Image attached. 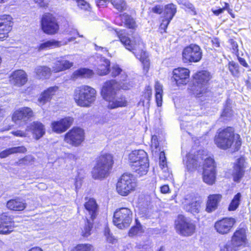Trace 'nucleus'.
I'll list each match as a JSON object with an SVG mask.
<instances>
[{"mask_svg":"<svg viewBox=\"0 0 251 251\" xmlns=\"http://www.w3.org/2000/svg\"><path fill=\"white\" fill-rule=\"evenodd\" d=\"M118 83L119 89L121 88L124 90H128L132 87V84L129 82H119Z\"/></svg>","mask_w":251,"mask_h":251,"instance_id":"55","label":"nucleus"},{"mask_svg":"<svg viewBox=\"0 0 251 251\" xmlns=\"http://www.w3.org/2000/svg\"><path fill=\"white\" fill-rule=\"evenodd\" d=\"M116 32L120 41L126 48L132 51L136 57L143 63L144 69L148 70L150 65L149 59L147 52L144 50L145 47L143 42L138 39L133 44L128 37L123 34L122 31Z\"/></svg>","mask_w":251,"mask_h":251,"instance_id":"1","label":"nucleus"},{"mask_svg":"<svg viewBox=\"0 0 251 251\" xmlns=\"http://www.w3.org/2000/svg\"><path fill=\"white\" fill-rule=\"evenodd\" d=\"M93 75L94 73L92 70L87 68H80L73 73L72 78L73 79L78 78H90Z\"/></svg>","mask_w":251,"mask_h":251,"instance_id":"33","label":"nucleus"},{"mask_svg":"<svg viewBox=\"0 0 251 251\" xmlns=\"http://www.w3.org/2000/svg\"><path fill=\"white\" fill-rule=\"evenodd\" d=\"M160 191L162 193L166 194L169 192L170 189L168 185H164L161 187Z\"/></svg>","mask_w":251,"mask_h":251,"instance_id":"62","label":"nucleus"},{"mask_svg":"<svg viewBox=\"0 0 251 251\" xmlns=\"http://www.w3.org/2000/svg\"><path fill=\"white\" fill-rule=\"evenodd\" d=\"M241 194L240 193H237L234 196L230 203L229 205L228 209L229 211L235 210L239 205Z\"/></svg>","mask_w":251,"mask_h":251,"instance_id":"41","label":"nucleus"},{"mask_svg":"<svg viewBox=\"0 0 251 251\" xmlns=\"http://www.w3.org/2000/svg\"><path fill=\"white\" fill-rule=\"evenodd\" d=\"M225 10H226L225 6L222 8H219L217 10L212 9V10L213 13L217 16L219 15L220 14L222 13Z\"/></svg>","mask_w":251,"mask_h":251,"instance_id":"63","label":"nucleus"},{"mask_svg":"<svg viewBox=\"0 0 251 251\" xmlns=\"http://www.w3.org/2000/svg\"><path fill=\"white\" fill-rule=\"evenodd\" d=\"M12 18L8 15L0 16V26L2 25H12Z\"/></svg>","mask_w":251,"mask_h":251,"instance_id":"48","label":"nucleus"},{"mask_svg":"<svg viewBox=\"0 0 251 251\" xmlns=\"http://www.w3.org/2000/svg\"><path fill=\"white\" fill-rule=\"evenodd\" d=\"M89 217H86V222L84 226L81 229V234L84 237H88L91 234V231L93 227V221L92 219H89Z\"/></svg>","mask_w":251,"mask_h":251,"instance_id":"40","label":"nucleus"},{"mask_svg":"<svg viewBox=\"0 0 251 251\" xmlns=\"http://www.w3.org/2000/svg\"><path fill=\"white\" fill-rule=\"evenodd\" d=\"M70 55H68L57 58L52 66V71L54 73H58L71 68L74 63L66 59Z\"/></svg>","mask_w":251,"mask_h":251,"instance_id":"20","label":"nucleus"},{"mask_svg":"<svg viewBox=\"0 0 251 251\" xmlns=\"http://www.w3.org/2000/svg\"><path fill=\"white\" fill-rule=\"evenodd\" d=\"M231 241L238 248L244 246L247 242L245 229L240 228L236 230L233 235Z\"/></svg>","mask_w":251,"mask_h":251,"instance_id":"25","label":"nucleus"},{"mask_svg":"<svg viewBox=\"0 0 251 251\" xmlns=\"http://www.w3.org/2000/svg\"><path fill=\"white\" fill-rule=\"evenodd\" d=\"M93 247L90 244H79L73 251H93Z\"/></svg>","mask_w":251,"mask_h":251,"instance_id":"51","label":"nucleus"},{"mask_svg":"<svg viewBox=\"0 0 251 251\" xmlns=\"http://www.w3.org/2000/svg\"><path fill=\"white\" fill-rule=\"evenodd\" d=\"M12 134L17 137H24L26 136V133L25 132H24L21 130H17L15 131H13Z\"/></svg>","mask_w":251,"mask_h":251,"instance_id":"60","label":"nucleus"},{"mask_svg":"<svg viewBox=\"0 0 251 251\" xmlns=\"http://www.w3.org/2000/svg\"><path fill=\"white\" fill-rule=\"evenodd\" d=\"M235 223L236 220L234 218H225L217 221L215 223L214 227L219 234H226L231 231Z\"/></svg>","mask_w":251,"mask_h":251,"instance_id":"12","label":"nucleus"},{"mask_svg":"<svg viewBox=\"0 0 251 251\" xmlns=\"http://www.w3.org/2000/svg\"><path fill=\"white\" fill-rule=\"evenodd\" d=\"M155 93H163L162 85L160 83H159L158 81H156L155 83Z\"/></svg>","mask_w":251,"mask_h":251,"instance_id":"59","label":"nucleus"},{"mask_svg":"<svg viewBox=\"0 0 251 251\" xmlns=\"http://www.w3.org/2000/svg\"><path fill=\"white\" fill-rule=\"evenodd\" d=\"M132 212L126 207L117 209L114 213L113 223L120 229L128 227L132 221Z\"/></svg>","mask_w":251,"mask_h":251,"instance_id":"5","label":"nucleus"},{"mask_svg":"<svg viewBox=\"0 0 251 251\" xmlns=\"http://www.w3.org/2000/svg\"><path fill=\"white\" fill-rule=\"evenodd\" d=\"M78 6L83 9H87L89 7V3L85 0H76Z\"/></svg>","mask_w":251,"mask_h":251,"instance_id":"57","label":"nucleus"},{"mask_svg":"<svg viewBox=\"0 0 251 251\" xmlns=\"http://www.w3.org/2000/svg\"><path fill=\"white\" fill-rule=\"evenodd\" d=\"M112 4L114 7L119 11L126 10L127 8V5L124 0H110Z\"/></svg>","mask_w":251,"mask_h":251,"instance_id":"42","label":"nucleus"},{"mask_svg":"<svg viewBox=\"0 0 251 251\" xmlns=\"http://www.w3.org/2000/svg\"><path fill=\"white\" fill-rule=\"evenodd\" d=\"M245 160L241 158L238 159L234 165L231 173L233 180L236 182H239L245 174Z\"/></svg>","mask_w":251,"mask_h":251,"instance_id":"21","label":"nucleus"},{"mask_svg":"<svg viewBox=\"0 0 251 251\" xmlns=\"http://www.w3.org/2000/svg\"><path fill=\"white\" fill-rule=\"evenodd\" d=\"M127 77V75L126 74V73L124 71H123V73H122L120 74V82H125V81H126Z\"/></svg>","mask_w":251,"mask_h":251,"instance_id":"64","label":"nucleus"},{"mask_svg":"<svg viewBox=\"0 0 251 251\" xmlns=\"http://www.w3.org/2000/svg\"><path fill=\"white\" fill-rule=\"evenodd\" d=\"M136 186L135 179L130 174L123 175L117 183V192L122 196H127Z\"/></svg>","mask_w":251,"mask_h":251,"instance_id":"7","label":"nucleus"},{"mask_svg":"<svg viewBox=\"0 0 251 251\" xmlns=\"http://www.w3.org/2000/svg\"><path fill=\"white\" fill-rule=\"evenodd\" d=\"M202 179L203 181L208 185L213 184L216 180L215 171H208L206 169L203 171Z\"/></svg>","mask_w":251,"mask_h":251,"instance_id":"36","label":"nucleus"},{"mask_svg":"<svg viewBox=\"0 0 251 251\" xmlns=\"http://www.w3.org/2000/svg\"><path fill=\"white\" fill-rule=\"evenodd\" d=\"M10 83L16 86L20 87L24 85L27 81V75L22 70H16L12 72L9 77Z\"/></svg>","mask_w":251,"mask_h":251,"instance_id":"19","label":"nucleus"},{"mask_svg":"<svg viewBox=\"0 0 251 251\" xmlns=\"http://www.w3.org/2000/svg\"><path fill=\"white\" fill-rule=\"evenodd\" d=\"M33 116L32 109L27 107H24L16 110L12 115V121L17 124L25 123Z\"/></svg>","mask_w":251,"mask_h":251,"instance_id":"13","label":"nucleus"},{"mask_svg":"<svg viewBox=\"0 0 251 251\" xmlns=\"http://www.w3.org/2000/svg\"><path fill=\"white\" fill-rule=\"evenodd\" d=\"M142 228L141 226L137 225L136 226H133L130 229L128 232V235L130 237H133L142 233Z\"/></svg>","mask_w":251,"mask_h":251,"instance_id":"52","label":"nucleus"},{"mask_svg":"<svg viewBox=\"0 0 251 251\" xmlns=\"http://www.w3.org/2000/svg\"><path fill=\"white\" fill-rule=\"evenodd\" d=\"M84 140V130L79 127H74L67 132L64 141L67 144L74 147L79 146Z\"/></svg>","mask_w":251,"mask_h":251,"instance_id":"10","label":"nucleus"},{"mask_svg":"<svg viewBox=\"0 0 251 251\" xmlns=\"http://www.w3.org/2000/svg\"><path fill=\"white\" fill-rule=\"evenodd\" d=\"M233 115V111L230 106V103L228 100L226 101V105L222 114V116L226 118H230Z\"/></svg>","mask_w":251,"mask_h":251,"instance_id":"45","label":"nucleus"},{"mask_svg":"<svg viewBox=\"0 0 251 251\" xmlns=\"http://www.w3.org/2000/svg\"><path fill=\"white\" fill-rule=\"evenodd\" d=\"M34 158L31 156H26L24 158L19 160L17 162L19 165H26L33 161Z\"/></svg>","mask_w":251,"mask_h":251,"instance_id":"54","label":"nucleus"},{"mask_svg":"<svg viewBox=\"0 0 251 251\" xmlns=\"http://www.w3.org/2000/svg\"><path fill=\"white\" fill-rule=\"evenodd\" d=\"M189 70L179 68L176 69L173 71V79L177 86L186 84L189 80Z\"/></svg>","mask_w":251,"mask_h":251,"instance_id":"17","label":"nucleus"},{"mask_svg":"<svg viewBox=\"0 0 251 251\" xmlns=\"http://www.w3.org/2000/svg\"><path fill=\"white\" fill-rule=\"evenodd\" d=\"M74 119L67 117L58 121H52L50 127L52 131L60 134L66 131L73 124Z\"/></svg>","mask_w":251,"mask_h":251,"instance_id":"14","label":"nucleus"},{"mask_svg":"<svg viewBox=\"0 0 251 251\" xmlns=\"http://www.w3.org/2000/svg\"><path fill=\"white\" fill-rule=\"evenodd\" d=\"M190 199V196H187L185 198L184 201L185 209L193 214L199 213L201 210V202L199 200H192L191 201H189Z\"/></svg>","mask_w":251,"mask_h":251,"instance_id":"22","label":"nucleus"},{"mask_svg":"<svg viewBox=\"0 0 251 251\" xmlns=\"http://www.w3.org/2000/svg\"><path fill=\"white\" fill-rule=\"evenodd\" d=\"M136 248L138 249L147 251L152 248L151 242L148 240L144 243H139L136 245Z\"/></svg>","mask_w":251,"mask_h":251,"instance_id":"53","label":"nucleus"},{"mask_svg":"<svg viewBox=\"0 0 251 251\" xmlns=\"http://www.w3.org/2000/svg\"><path fill=\"white\" fill-rule=\"evenodd\" d=\"M171 21L163 18V19L162 20V23L160 24V30L161 33L163 32H165V30L167 28L168 25L169 24Z\"/></svg>","mask_w":251,"mask_h":251,"instance_id":"56","label":"nucleus"},{"mask_svg":"<svg viewBox=\"0 0 251 251\" xmlns=\"http://www.w3.org/2000/svg\"><path fill=\"white\" fill-rule=\"evenodd\" d=\"M51 70L46 66H37L34 69L35 77L38 79L49 78L51 75Z\"/></svg>","mask_w":251,"mask_h":251,"instance_id":"27","label":"nucleus"},{"mask_svg":"<svg viewBox=\"0 0 251 251\" xmlns=\"http://www.w3.org/2000/svg\"><path fill=\"white\" fill-rule=\"evenodd\" d=\"M33 134L36 139L42 137L45 133V128L43 124L39 122H34L32 123Z\"/></svg>","mask_w":251,"mask_h":251,"instance_id":"34","label":"nucleus"},{"mask_svg":"<svg viewBox=\"0 0 251 251\" xmlns=\"http://www.w3.org/2000/svg\"><path fill=\"white\" fill-rule=\"evenodd\" d=\"M162 9L163 7L159 5L153 7L152 10L154 13L160 14L162 11Z\"/></svg>","mask_w":251,"mask_h":251,"instance_id":"61","label":"nucleus"},{"mask_svg":"<svg viewBox=\"0 0 251 251\" xmlns=\"http://www.w3.org/2000/svg\"><path fill=\"white\" fill-rule=\"evenodd\" d=\"M86 209V214H88L92 221L96 218L98 212V205L96 201L93 199H90L84 204Z\"/></svg>","mask_w":251,"mask_h":251,"instance_id":"26","label":"nucleus"},{"mask_svg":"<svg viewBox=\"0 0 251 251\" xmlns=\"http://www.w3.org/2000/svg\"><path fill=\"white\" fill-rule=\"evenodd\" d=\"M215 171L214 160L211 157H207L204 159L203 171Z\"/></svg>","mask_w":251,"mask_h":251,"instance_id":"43","label":"nucleus"},{"mask_svg":"<svg viewBox=\"0 0 251 251\" xmlns=\"http://www.w3.org/2000/svg\"><path fill=\"white\" fill-rule=\"evenodd\" d=\"M60 46L58 41L54 40L47 41L41 44L38 47V50L41 51L44 50H48L53 48L58 47Z\"/></svg>","mask_w":251,"mask_h":251,"instance_id":"39","label":"nucleus"},{"mask_svg":"<svg viewBox=\"0 0 251 251\" xmlns=\"http://www.w3.org/2000/svg\"><path fill=\"white\" fill-rule=\"evenodd\" d=\"M176 12V6L172 4L166 5L165 7L164 15V19L171 21Z\"/></svg>","mask_w":251,"mask_h":251,"instance_id":"37","label":"nucleus"},{"mask_svg":"<svg viewBox=\"0 0 251 251\" xmlns=\"http://www.w3.org/2000/svg\"><path fill=\"white\" fill-rule=\"evenodd\" d=\"M132 169L138 174L139 176L146 175L148 171L149 167V160L147 161H144L143 163H136V164H132Z\"/></svg>","mask_w":251,"mask_h":251,"instance_id":"32","label":"nucleus"},{"mask_svg":"<svg viewBox=\"0 0 251 251\" xmlns=\"http://www.w3.org/2000/svg\"><path fill=\"white\" fill-rule=\"evenodd\" d=\"M238 250V247L231 241L228 242L223 247L221 248V251H237Z\"/></svg>","mask_w":251,"mask_h":251,"instance_id":"49","label":"nucleus"},{"mask_svg":"<svg viewBox=\"0 0 251 251\" xmlns=\"http://www.w3.org/2000/svg\"><path fill=\"white\" fill-rule=\"evenodd\" d=\"M97 91L91 86L86 85L76 87L74 92V99L79 106L89 107L96 100Z\"/></svg>","mask_w":251,"mask_h":251,"instance_id":"3","label":"nucleus"},{"mask_svg":"<svg viewBox=\"0 0 251 251\" xmlns=\"http://www.w3.org/2000/svg\"><path fill=\"white\" fill-rule=\"evenodd\" d=\"M107 104V107L109 109H114L119 107H125L128 104L127 98L123 95L117 93L105 100Z\"/></svg>","mask_w":251,"mask_h":251,"instance_id":"15","label":"nucleus"},{"mask_svg":"<svg viewBox=\"0 0 251 251\" xmlns=\"http://www.w3.org/2000/svg\"><path fill=\"white\" fill-rule=\"evenodd\" d=\"M202 52L201 48L196 44H190L185 47L182 52V59L184 62H198L201 60Z\"/></svg>","mask_w":251,"mask_h":251,"instance_id":"8","label":"nucleus"},{"mask_svg":"<svg viewBox=\"0 0 251 251\" xmlns=\"http://www.w3.org/2000/svg\"><path fill=\"white\" fill-rule=\"evenodd\" d=\"M123 70L117 64L113 65L111 68L109 69V72L110 73L112 77H116L123 73Z\"/></svg>","mask_w":251,"mask_h":251,"instance_id":"50","label":"nucleus"},{"mask_svg":"<svg viewBox=\"0 0 251 251\" xmlns=\"http://www.w3.org/2000/svg\"><path fill=\"white\" fill-rule=\"evenodd\" d=\"M155 99L157 105L161 106L162 101V93H155Z\"/></svg>","mask_w":251,"mask_h":251,"instance_id":"58","label":"nucleus"},{"mask_svg":"<svg viewBox=\"0 0 251 251\" xmlns=\"http://www.w3.org/2000/svg\"><path fill=\"white\" fill-rule=\"evenodd\" d=\"M122 21L126 26L129 28L134 29L136 27V24L134 20L126 13L120 15Z\"/></svg>","mask_w":251,"mask_h":251,"instance_id":"38","label":"nucleus"},{"mask_svg":"<svg viewBox=\"0 0 251 251\" xmlns=\"http://www.w3.org/2000/svg\"><path fill=\"white\" fill-rule=\"evenodd\" d=\"M159 147V143L158 141L157 137L156 135L152 136L151 140V148L152 151L154 152L155 154H158L160 151V149H158Z\"/></svg>","mask_w":251,"mask_h":251,"instance_id":"46","label":"nucleus"},{"mask_svg":"<svg viewBox=\"0 0 251 251\" xmlns=\"http://www.w3.org/2000/svg\"><path fill=\"white\" fill-rule=\"evenodd\" d=\"M7 207L14 211H22L26 207V204L20 199L10 200L7 201Z\"/></svg>","mask_w":251,"mask_h":251,"instance_id":"29","label":"nucleus"},{"mask_svg":"<svg viewBox=\"0 0 251 251\" xmlns=\"http://www.w3.org/2000/svg\"><path fill=\"white\" fill-rule=\"evenodd\" d=\"M228 69L231 74L234 76H237L239 74V65L234 61L229 62Z\"/></svg>","mask_w":251,"mask_h":251,"instance_id":"47","label":"nucleus"},{"mask_svg":"<svg viewBox=\"0 0 251 251\" xmlns=\"http://www.w3.org/2000/svg\"><path fill=\"white\" fill-rule=\"evenodd\" d=\"M41 26L43 31L49 35L55 34L59 30V25L55 18L49 13H46L42 16Z\"/></svg>","mask_w":251,"mask_h":251,"instance_id":"9","label":"nucleus"},{"mask_svg":"<svg viewBox=\"0 0 251 251\" xmlns=\"http://www.w3.org/2000/svg\"><path fill=\"white\" fill-rule=\"evenodd\" d=\"M176 228L179 233L183 236L191 235L195 230V226L183 215L178 216L176 222Z\"/></svg>","mask_w":251,"mask_h":251,"instance_id":"11","label":"nucleus"},{"mask_svg":"<svg viewBox=\"0 0 251 251\" xmlns=\"http://www.w3.org/2000/svg\"><path fill=\"white\" fill-rule=\"evenodd\" d=\"M221 198V195L219 194L210 195L207 202L206 211L208 212H211L215 210L217 208Z\"/></svg>","mask_w":251,"mask_h":251,"instance_id":"28","label":"nucleus"},{"mask_svg":"<svg viewBox=\"0 0 251 251\" xmlns=\"http://www.w3.org/2000/svg\"><path fill=\"white\" fill-rule=\"evenodd\" d=\"M58 91V87L57 86H52L48 88L41 93L38 101L39 105H43L46 102L49 101L53 96L56 94Z\"/></svg>","mask_w":251,"mask_h":251,"instance_id":"23","label":"nucleus"},{"mask_svg":"<svg viewBox=\"0 0 251 251\" xmlns=\"http://www.w3.org/2000/svg\"><path fill=\"white\" fill-rule=\"evenodd\" d=\"M215 143L217 146L223 150H227L235 142L237 150L241 145V141L239 134H235L234 130L231 127L219 129L215 136Z\"/></svg>","mask_w":251,"mask_h":251,"instance_id":"2","label":"nucleus"},{"mask_svg":"<svg viewBox=\"0 0 251 251\" xmlns=\"http://www.w3.org/2000/svg\"><path fill=\"white\" fill-rule=\"evenodd\" d=\"M129 160L132 164L143 163L148 160L147 153L142 150H135L129 154Z\"/></svg>","mask_w":251,"mask_h":251,"instance_id":"24","label":"nucleus"},{"mask_svg":"<svg viewBox=\"0 0 251 251\" xmlns=\"http://www.w3.org/2000/svg\"><path fill=\"white\" fill-rule=\"evenodd\" d=\"M186 158L185 164L187 169L189 171H192L195 170L201 163L198 156H196L189 153L187 155Z\"/></svg>","mask_w":251,"mask_h":251,"instance_id":"30","label":"nucleus"},{"mask_svg":"<svg viewBox=\"0 0 251 251\" xmlns=\"http://www.w3.org/2000/svg\"><path fill=\"white\" fill-rule=\"evenodd\" d=\"M12 218L6 213H0V234H9L14 230Z\"/></svg>","mask_w":251,"mask_h":251,"instance_id":"18","label":"nucleus"},{"mask_svg":"<svg viewBox=\"0 0 251 251\" xmlns=\"http://www.w3.org/2000/svg\"><path fill=\"white\" fill-rule=\"evenodd\" d=\"M119 89L118 82L115 80H110L106 81L103 85L101 90V95L105 100L114 95L117 94Z\"/></svg>","mask_w":251,"mask_h":251,"instance_id":"16","label":"nucleus"},{"mask_svg":"<svg viewBox=\"0 0 251 251\" xmlns=\"http://www.w3.org/2000/svg\"><path fill=\"white\" fill-rule=\"evenodd\" d=\"M26 149L24 146L13 147L5 150L0 152V158H4L9 155L16 153H24L26 152Z\"/></svg>","mask_w":251,"mask_h":251,"instance_id":"35","label":"nucleus"},{"mask_svg":"<svg viewBox=\"0 0 251 251\" xmlns=\"http://www.w3.org/2000/svg\"><path fill=\"white\" fill-rule=\"evenodd\" d=\"M12 25L0 26V39L2 40L8 37V34L11 30Z\"/></svg>","mask_w":251,"mask_h":251,"instance_id":"44","label":"nucleus"},{"mask_svg":"<svg viewBox=\"0 0 251 251\" xmlns=\"http://www.w3.org/2000/svg\"><path fill=\"white\" fill-rule=\"evenodd\" d=\"M109 66L110 61L104 57H101L96 70V73L100 75H107L109 71Z\"/></svg>","mask_w":251,"mask_h":251,"instance_id":"31","label":"nucleus"},{"mask_svg":"<svg viewBox=\"0 0 251 251\" xmlns=\"http://www.w3.org/2000/svg\"><path fill=\"white\" fill-rule=\"evenodd\" d=\"M210 73L206 71H201L197 73L194 76L198 86L194 89V93L198 98L209 96L210 93L207 91L205 85L211 79Z\"/></svg>","mask_w":251,"mask_h":251,"instance_id":"6","label":"nucleus"},{"mask_svg":"<svg viewBox=\"0 0 251 251\" xmlns=\"http://www.w3.org/2000/svg\"><path fill=\"white\" fill-rule=\"evenodd\" d=\"M113 164V157L109 153H103L98 158L96 165L92 171V176L95 179L107 177Z\"/></svg>","mask_w":251,"mask_h":251,"instance_id":"4","label":"nucleus"}]
</instances>
